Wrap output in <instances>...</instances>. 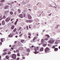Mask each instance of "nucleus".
<instances>
[{
  "label": "nucleus",
  "instance_id": "nucleus-1",
  "mask_svg": "<svg viewBox=\"0 0 60 60\" xmlns=\"http://www.w3.org/2000/svg\"><path fill=\"white\" fill-rule=\"evenodd\" d=\"M12 57L14 59H15L16 58V55L15 54H13L11 55Z\"/></svg>",
  "mask_w": 60,
  "mask_h": 60
},
{
  "label": "nucleus",
  "instance_id": "nucleus-2",
  "mask_svg": "<svg viewBox=\"0 0 60 60\" xmlns=\"http://www.w3.org/2000/svg\"><path fill=\"white\" fill-rule=\"evenodd\" d=\"M54 41H55L53 40H50L49 41V43H50L52 44V43H53L54 42Z\"/></svg>",
  "mask_w": 60,
  "mask_h": 60
},
{
  "label": "nucleus",
  "instance_id": "nucleus-3",
  "mask_svg": "<svg viewBox=\"0 0 60 60\" xmlns=\"http://www.w3.org/2000/svg\"><path fill=\"white\" fill-rule=\"evenodd\" d=\"M10 18H7L6 19L5 21L6 22H9V21H10Z\"/></svg>",
  "mask_w": 60,
  "mask_h": 60
},
{
  "label": "nucleus",
  "instance_id": "nucleus-4",
  "mask_svg": "<svg viewBox=\"0 0 60 60\" xmlns=\"http://www.w3.org/2000/svg\"><path fill=\"white\" fill-rule=\"evenodd\" d=\"M27 16L28 18L29 19H32V17H31L30 15L28 14Z\"/></svg>",
  "mask_w": 60,
  "mask_h": 60
},
{
  "label": "nucleus",
  "instance_id": "nucleus-5",
  "mask_svg": "<svg viewBox=\"0 0 60 60\" xmlns=\"http://www.w3.org/2000/svg\"><path fill=\"white\" fill-rule=\"evenodd\" d=\"M49 50V48L48 47L46 48L45 50V52H48Z\"/></svg>",
  "mask_w": 60,
  "mask_h": 60
},
{
  "label": "nucleus",
  "instance_id": "nucleus-6",
  "mask_svg": "<svg viewBox=\"0 0 60 60\" xmlns=\"http://www.w3.org/2000/svg\"><path fill=\"white\" fill-rule=\"evenodd\" d=\"M18 16L19 18H22L23 16V15L22 14H20L18 15Z\"/></svg>",
  "mask_w": 60,
  "mask_h": 60
},
{
  "label": "nucleus",
  "instance_id": "nucleus-7",
  "mask_svg": "<svg viewBox=\"0 0 60 60\" xmlns=\"http://www.w3.org/2000/svg\"><path fill=\"white\" fill-rule=\"evenodd\" d=\"M59 42H60V41L59 40H57L55 42V43L56 44H57Z\"/></svg>",
  "mask_w": 60,
  "mask_h": 60
},
{
  "label": "nucleus",
  "instance_id": "nucleus-8",
  "mask_svg": "<svg viewBox=\"0 0 60 60\" xmlns=\"http://www.w3.org/2000/svg\"><path fill=\"white\" fill-rule=\"evenodd\" d=\"M47 45L46 44H44L41 43L39 44V45Z\"/></svg>",
  "mask_w": 60,
  "mask_h": 60
},
{
  "label": "nucleus",
  "instance_id": "nucleus-9",
  "mask_svg": "<svg viewBox=\"0 0 60 60\" xmlns=\"http://www.w3.org/2000/svg\"><path fill=\"white\" fill-rule=\"evenodd\" d=\"M21 42L22 43H25L26 42V41L25 40H22L21 41Z\"/></svg>",
  "mask_w": 60,
  "mask_h": 60
},
{
  "label": "nucleus",
  "instance_id": "nucleus-10",
  "mask_svg": "<svg viewBox=\"0 0 60 60\" xmlns=\"http://www.w3.org/2000/svg\"><path fill=\"white\" fill-rule=\"evenodd\" d=\"M43 50V48L42 47L40 49V51H42Z\"/></svg>",
  "mask_w": 60,
  "mask_h": 60
},
{
  "label": "nucleus",
  "instance_id": "nucleus-11",
  "mask_svg": "<svg viewBox=\"0 0 60 60\" xmlns=\"http://www.w3.org/2000/svg\"><path fill=\"white\" fill-rule=\"evenodd\" d=\"M19 20L18 19H17L16 21L15 22V25H16L17 24V22H18V21Z\"/></svg>",
  "mask_w": 60,
  "mask_h": 60
},
{
  "label": "nucleus",
  "instance_id": "nucleus-12",
  "mask_svg": "<svg viewBox=\"0 0 60 60\" xmlns=\"http://www.w3.org/2000/svg\"><path fill=\"white\" fill-rule=\"evenodd\" d=\"M13 36V35L12 34H10L9 35L8 37H12Z\"/></svg>",
  "mask_w": 60,
  "mask_h": 60
},
{
  "label": "nucleus",
  "instance_id": "nucleus-13",
  "mask_svg": "<svg viewBox=\"0 0 60 60\" xmlns=\"http://www.w3.org/2000/svg\"><path fill=\"white\" fill-rule=\"evenodd\" d=\"M4 39H5L4 38L1 39H0L1 42H3V40H4Z\"/></svg>",
  "mask_w": 60,
  "mask_h": 60
},
{
  "label": "nucleus",
  "instance_id": "nucleus-14",
  "mask_svg": "<svg viewBox=\"0 0 60 60\" xmlns=\"http://www.w3.org/2000/svg\"><path fill=\"white\" fill-rule=\"evenodd\" d=\"M18 11L19 13H20V12H21V10L19 9H18Z\"/></svg>",
  "mask_w": 60,
  "mask_h": 60
},
{
  "label": "nucleus",
  "instance_id": "nucleus-15",
  "mask_svg": "<svg viewBox=\"0 0 60 60\" xmlns=\"http://www.w3.org/2000/svg\"><path fill=\"white\" fill-rule=\"evenodd\" d=\"M58 49L57 48H55L54 50L55 51H57Z\"/></svg>",
  "mask_w": 60,
  "mask_h": 60
},
{
  "label": "nucleus",
  "instance_id": "nucleus-16",
  "mask_svg": "<svg viewBox=\"0 0 60 60\" xmlns=\"http://www.w3.org/2000/svg\"><path fill=\"white\" fill-rule=\"evenodd\" d=\"M2 25H4L5 24V22L4 21H2Z\"/></svg>",
  "mask_w": 60,
  "mask_h": 60
},
{
  "label": "nucleus",
  "instance_id": "nucleus-17",
  "mask_svg": "<svg viewBox=\"0 0 60 60\" xmlns=\"http://www.w3.org/2000/svg\"><path fill=\"white\" fill-rule=\"evenodd\" d=\"M9 12V10H7L5 11V13H8Z\"/></svg>",
  "mask_w": 60,
  "mask_h": 60
},
{
  "label": "nucleus",
  "instance_id": "nucleus-18",
  "mask_svg": "<svg viewBox=\"0 0 60 60\" xmlns=\"http://www.w3.org/2000/svg\"><path fill=\"white\" fill-rule=\"evenodd\" d=\"M16 60H22V59H21L19 58H17L16 59Z\"/></svg>",
  "mask_w": 60,
  "mask_h": 60
},
{
  "label": "nucleus",
  "instance_id": "nucleus-19",
  "mask_svg": "<svg viewBox=\"0 0 60 60\" xmlns=\"http://www.w3.org/2000/svg\"><path fill=\"white\" fill-rule=\"evenodd\" d=\"M14 28V26H12L11 27V29H13Z\"/></svg>",
  "mask_w": 60,
  "mask_h": 60
},
{
  "label": "nucleus",
  "instance_id": "nucleus-20",
  "mask_svg": "<svg viewBox=\"0 0 60 60\" xmlns=\"http://www.w3.org/2000/svg\"><path fill=\"white\" fill-rule=\"evenodd\" d=\"M30 49H27V52H30Z\"/></svg>",
  "mask_w": 60,
  "mask_h": 60
},
{
  "label": "nucleus",
  "instance_id": "nucleus-21",
  "mask_svg": "<svg viewBox=\"0 0 60 60\" xmlns=\"http://www.w3.org/2000/svg\"><path fill=\"white\" fill-rule=\"evenodd\" d=\"M6 58L7 59H9V57H8V56H6Z\"/></svg>",
  "mask_w": 60,
  "mask_h": 60
},
{
  "label": "nucleus",
  "instance_id": "nucleus-22",
  "mask_svg": "<svg viewBox=\"0 0 60 60\" xmlns=\"http://www.w3.org/2000/svg\"><path fill=\"white\" fill-rule=\"evenodd\" d=\"M44 41V39H42L41 40V42L42 43H43Z\"/></svg>",
  "mask_w": 60,
  "mask_h": 60
},
{
  "label": "nucleus",
  "instance_id": "nucleus-23",
  "mask_svg": "<svg viewBox=\"0 0 60 60\" xmlns=\"http://www.w3.org/2000/svg\"><path fill=\"white\" fill-rule=\"evenodd\" d=\"M29 23H31L33 22V20H29Z\"/></svg>",
  "mask_w": 60,
  "mask_h": 60
},
{
  "label": "nucleus",
  "instance_id": "nucleus-24",
  "mask_svg": "<svg viewBox=\"0 0 60 60\" xmlns=\"http://www.w3.org/2000/svg\"><path fill=\"white\" fill-rule=\"evenodd\" d=\"M3 19V17L2 16H1L0 17V20H2Z\"/></svg>",
  "mask_w": 60,
  "mask_h": 60
},
{
  "label": "nucleus",
  "instance_id": "nucleus-25",
  "mask_svg": "<svg viewBox=\"0 0 60 60\" xmlns=\"http://www.w3.org/2000/svg\"><path fill=\"white\" fill-rule=\"evenodd\" d=\"M8 7H9V6H7L5 7V9H7V8H8Z\"/></svg>",
  "mask_w": 60,
  "mask_h": 60
},
{
  "label": "nucleus",
  "instance_id": "nucleus-26",
  "mask_svg": "<svg viewBox=\"0 0 60 60\" xmlns=\"http://www.w3.org/2000/svg\"><path fill=\"white\" fill-rule=\"evenodd\" d=\"M36 39V37H35L34 38L33 40V41H34V40H35V39Z\"/></svg>",
  "mask_w": 60,
  "mask_h": 60
},
{
  "label": "nucleus",
  "instance_id": "nucleus-27",
  "mask_svg": "<svg viewBox=\"0 0 60 60\" xmlns=\"http://www.w3.org/2000/svg\"><path fill=\"white\" fill-rule=\"evenodd\" d=\"M22 35H23V34H21L20 35H19V36L20 37H21V36H22Z\"/></svg>",
  "mask_w": 60,
  "mask_h": 60
},
{
  "label": "nucleus",
  "instance_id": "nucleus-28",
  "mask_svg": "<svg viewBox=\"0 0 60 60\" xmlns=\"http://www.w3.org/2000/svg\"><path fill=\"white\" fill-rule=\"evenodd\" d=\"M7 54V53L6 52H4L3 53L2 55H6Z\"/></svg>",
  "mask_w": 60,
  "mask_h": 60
},
{
  "label": "nucleus",
  "instance_id": "nucleus-29",
  "mask_svg": "<svg viewBox=\"0 0 60 60\" xmlns=\"http://www.w3.org/2000/svg\"><path fill=\"white\" fill-rule=\"evenodd\" d=\"M58 28V25H57L55 28V29H56V28Z\"/></svg>",
  "mask_w": 60,
  "mask_h": 60
},
{
  "label": "nucleus",
  "instance_id": "nucleus-30",
  "mask_svg": "<svg viewBox=\"0 0 60 60\" xmlns=\"http://www.w3.org/2000/svg\"><path fill=\"white\" fill-rule=\"evenodd\" d=\"M10 13L11 15H12L13 14V12L12 11H11L10 12Z\"/></svg>",
  "mask_w": 60,
  "mask_h": 60
},
{
  "label": "nucleus",
  "instance_id": "nucleus-31",
  "mask_svg": "<svg viewBox=\"0 0 60 60\" xmlns=\"http://www.w3.org/2000/svg\"><path fill=\"white\" fill-rule=\"evenodd\" d=\"M46 36H47L48 38H49V36L48 35H46Z\"/></svg>",
  "mask_w": 60,
  "mask_h": 60
},
{
  "label": "nucleus",
  "instance_id": "nucleus-32",
  "mask_svg": "<svg viewBox=\"0 0 60 60\" xmlns=\"http://www.w3.org/2000/svg\"><path fill=\"white\" fill-rule=\"evenodd\" d=\"M4 0H1L0 1V2H1V3H3V2H4Z\"/></svg>",
  "mask_w": 60,
  "mask_h": 60
},
{
  "label": "nucleus",
  "instance_id": "nucleus-33",
  "mask_svg": "<svg viewBox=\"0 0 60 60\" xmlns=\"http://www.w3.org/2000/svg\"><path fill=\"white\" fill-rule=\"evenodd\" d=\"M49 6L50 7H53V6L51 4L49 5Z\"/></svg>",
  "mask_w": 60,
  "mask_h": 60
},
{
  "label": "nucleus",
  "instance_id": "nucleus-34",
  "mask_svg": "<svg viewBox=\"0 0 60 60\" xmlns=\"http://www.w3.org/2000/svg\"><path fill=\"white\" fill-rule=\"evenodd\" d=\"M7 49H5L4 50H3V51L4 52H5L7 51Z\"/></svg>",
  "mask_w": 60,
  "mask_h": 60
},
{
  "label": "nucleus",
  "instance_id": "nucleus-35",
  "mask_svg": "<svg viewBox=\"0 0 60 60\" xmlns=\"http://www.w3.org/2000/svg\"><path fill=\"white\" fill-rule=\"evenodd\" d=\"M45 41H48V38H46L45 39Z\"/></svg>",
  "mask_w": 60,
  "mask_h": 60
},
{
  "label": "nucleus",
  "instance_id": "nucleus-36",
  "mask_svg": "<svg viewBox=\"0 0 60 60\" xmlns=\"http://www.w3.org/2000/svg\"><path fill=\"white\" fill-rule=\"evenodd\" d=\"M16 52H19V50H16Z\"/></svg>",
  "mask_w": 60,
  "mask_h": 60
},
{
  "label": "nucleus",
  "instance_id": "nucleus-37",
  "mask_svg": "<svg viewBox=\"0 0 60 60\" xmlns=\"http://www.w3.org/2000/svg\"><path fill=\"white\" fill-rule=\"evenodd\" d=\"M31 26H32V25H29V28H31Z\"/></svg>",
  "mask_w": 60,
  "mask_h": 60
},
{
  "label": "nucleus",
  "instance_id": "nucleus-38",
  "mask_svg": "<svg viewBox=\"0 0 60 60\" xmlns=\"http://www.w3.org/2000/svg\"><path fill=\"white\" fill-rule=\"evenodd\" d=\"M16 31V29H14L13 30V31L14 32H15V31Z\"/></svg>",
  "mask_w": 60,
  "mask_h": 60
},
{
  "label": "nucleus",
  "instance_id": "nucleus-39",
  "mask_svg": "<svg viewBox=\"0 0 60 60\" xmlns=\"http://www.w3.org/2000/svg\"><path fill=\"white\" fill-rule=\"evenodd\" d=\"M17 55L18 56H20V54H19V53H18Z\"/></svg>",
  "mask_w": 60,
  "mask_h": 60
},
{
  "label": "nucleus",
  "instance_id": "nucleus-40",
  "mask_svg": "<svg viewBox=\"0 0 60 60\" xmlns=\"http://www.w3.org/2000/svg\"><path fill=\"white\" fill-rule=\"evenodd\" d=\"M34 53L35 54H37V52L36 51H35Z\"/></svg>",
  "mask_w": 60,
  "mask_h": 60
},
{
  "label": "nucleus",
  "instance_id": "nucleus-41",
  "mask_svg": "<svg viewBox=\"0 0 60 60\" xmlns=\"http://www.w3.org/2000/svg\"><path fill=\"white\" fill-rule=\"evenodd\" d=\"M52 49H55V46H53L52 47Z\"/></svg>",
  "mask_w": 60,
  "mask_h": 60
},
{
  "label": "nucleus",
  "instance_id": "nucleus-42",
  "mask_svg": "<svg viewBox=\"0 0 60 60\" xmlns=\"http://www.w3.org/2000/svg\"><path fill=\"white\" fill-rule=\"evenodd\" d=\"M22 59H25V58L24 57H22Z\"/></svg>",
  "mask_w": 60,
  "mask_h": 60
},
{
  "label": "nucleus",
  "instance_id": "nucleus-43",
  "mask_svg": "<svg viewBox=\"0 0 60 60\" xmlns=\"http://www.w3.org/2000/svg\"><path fill=\"white\" fill-rule=\"evenodd\" d=\"M3 18L4 19L5 18V15H4L3 16Z\"/></svg>",
  "mask_w": 60,
  "mask_h": 60
},
{
  "label": "nucleus",
  "instance_id": "nucleus-44",
  "mask_svg": "<svg viewBox=\"0 0 60 60\" xmlns=\"http://www.w3.org/2000/svg\"><path fill=\"white\" fill-rule=\"evenodd\" d=\"M26 22H27V23H29V21H28L27 20L26 21Z\"/></svg>",
  "mask_w": 60,
  "mask_h": 60
},
{
  "label": "nucleus",
  "instance_id": "nucleus-45",
  "mask_svg": "<svg viewBox=\"0 0 60 60\" xmlns=\"http://www.w3.org/2000/svg\"><path fill=\"white\" fill-rule=\"evenodd\" d=\"M8 55H10V54H11V52H9L8 53Z\"/></svg>",
  "mask_w": 60,
  "mask_h": 60
},
{
  "label": "nucleus",
  "instance_id": "nucleus-46",
  "mask_svg": "<svg viewBox=\"0 0 60 60\" xmlns=\"http://www.w3.org/2000/svg\"><path fill=\"white\" fill-rule=\"evenodd\" d=\"M36 49H37L38 50L39 49V47H37L36 48Z\"/></svg>",
  "mask_w": 60,
  "mask_h": 60
},
{
  "label": "nucleus",
  "instance_id": "nucleus-47",
  "mask_svg": "<svg viewBox=\"0 0 60 60\" xmlns=\"http://www.w3.org/2000/svg\"><path fill=\"white\" fill-rule=\"evenodd\" d=\"M28 35L29 36H31V34L30 33H29V34H28Z\"/></svg>",
  "mask_w": 60,
  "mask_h": 60
},
{
  "label": "nucleus",
  "instance_id": "nucleus-48",
  "mask_svg": "<svg viewBox=\"0 0 60 60\" xmlns=\"http://www.w3.org/2000/svg\"><path fill=\"white\" fill-rule=\"evenodd\" d=\"M25 3V2H23L22 3V4H24Z\"/></svg>",
  "mask_w": 60,
  "mask_h": 60
},
{
  "label": "nucleus",
  "instance_id": "nucleus-49",
  "mask_svg": "<svg viewBox=\"0 0 60 60\" xmlns=\"http://www.w3.org/2000/svg\"><path fill=\"white\" fill-rule=\"evenodd\" d=\"M34 50H35V51H37V49L36 48H35Z\"/></svg>",
  "mask_w": 60,
  "mask_h": 60
},
{
  "label": "nucleus",
  "instance_id": "nucleus-50",
  "mask_svg": "<svg viewBox=\"0 0 60 60\" xmlns=\"http://www.w3.org/2000/svg\"><path fill=\"white\" fill-rule=\"evenodd\" d=\"M33 41V40H31L30 41V42H34V41Z\"/></svg>",
  "mask_w": 60,
  "mask_h": 60
},
{
  "label": "nucleus",
  "instance_id": "nucleus-51",
  "mask_svg": "<svg viewBox=\"0 0 60 60\" xmlns=\"http://www.w3.org/2000/svg\"><path fill=\"white\" fill-rule=\"evenodd\" d=\"M26 28H27V30H28V26H26Z\"/></svg>",
  "mask_w": 60,
  "mask_h": 60
},
{
  "label": "nucleus",
  "instance_id": "nucleus-52",
  "mask_svg": "<svg viewBox=\"0 0 60 60\" xmlns=\"http://www.w3.org/2000/svg\"><path fill=\"white\" fill-rule=\"evenodd\" d=\"M28 38H31V37H30V36H28Z\"/></svg>",
  "mask_w": 60,
  "mask_h": 60
},
{
  "label": "nucleus",
  "instance_id": "nucleus-53",
  "mask_svg": "<svg viewBox=\"0 0 60 60\" xmlns=\"http://www.w3.org/2000/svg\"><path fill=\"white\" fill-rule=\"evenodd\" d=\"M21 27H20L19 28V30H18L19 31V30H20V29H21Z\"/></svg>",
  "mask_w": 60,
  "mask_h": 60
},
{
  "label": "nucleus",
  "instance_id": "nucleus-54",
  "mask_svg": "<svg viewBox=\"0 0 60 60\" xmlns=\"http://www.w3.org/2000/svg\"><path fill=\"white\" fill-rule=\"evenodd\" d=\"M13 20V19H11V21H12Z\"/></svg>",
  "mask_w": 60,
  "mask_h": 60
},
{
  "label": "nucleus",
  "instance_id": "nucleus-55",
  "mask_svg": "<svg viewBox=\"0 0 60 60\" xmlns=\"http://www.w3.org/2000/svg\"><path fill=\"white\" fill-rule=\"evenodd\" d=\"M23 16L24 17H25V14H24L23 15Z\"/></svg>",
  "mask_w": 60,
  "mask_h": 60
},
{
  "label": "nucleus",
  "instance_id": "nucleus-56",
  "mask_svg": "<svg viewBox=\"0 0 60 60\" xmlns=\"http://www.w3.org/2000/svg\"><path fill=\"white\" fill-rule=\"evenodd\" d=\"M14 14H15V15H16V12H15V13H14Z\"/></svg>",
  "mask_w": 60,
  "mask_h": 60
},
{
  "label": "nucleus",
  "instance_id": "nucleus-57",
  "mask_svg": "<svg viewBox=\"0 0 60 60\" xmlns=\"http://www.w3.org/2000/svg\"><path fill=\"white\" fill-rule=\"evenodd\" d=\"M3 29V28H0V29L1 30V29Z\"/></svg>",
  "mask_w": 60,
  "mask_h": 60
},
{
  "label": "nucleus",
  "instance_id": "nucleus-58",
  "mask_svg": "<svg viewBox=\"0 0 60 60\" xmlns=\"http://www.w3.org/2000/svg\"><path fill=\"white\" fill-rule=\"evenodd\" d=\"M14 2V3H17V2L16 1H15Z\"/></svg>",
  "mask_w": 60,
  "mask_h": 60
},
{
  "label": "nucleus",
  "instance_id": "nucleus-59",
  "mask_svg": "<svg viewBox=\"0 0 60 60\" xmlns=\"http://www.w3.org/2000/svg\"><path fill=\"white\" fill-rule=\"evenodd\" d=\"M2 44V42H0V45H1V44Z\"/></svg>",
  "mask_w": 60,
  "mask_h": 60
},
{
  "label": "nucleus",
  "instance_id": "nucleus-60",
  "mask_svg": "<svg viewBox=\"0 0 60 60\" xmlns=\"http://www.w3.org/2000/svg\"><path fill=\"white\" fill-rule=\"evenodd\" d=\"M39 7H41V5H40V6H39Z\"/></svg>",
  "mask_w": 60,
  "mask_h": 60
},
{
  "label": "nucleus",
  "instance_id": "nucleus-61",
  "mask_svg": "<svg viewBox=\"0 0 60 60\" xmlns=\"http://www.w3.org/2000/svg\"><path fill=\"white\" fill-rule=\"evenodd\" d=\"M17 41H15V43H17Z\"/></svg>",
  "mask_w": 60,
  "mask_h": 60
},
{
  "label": "nucleus",
  "instance_id": "nucleus-62",
  "mask_svg": "<svg viewBox=\"0 0 60 60\" xmlns=\"http://www.w3.org/2000/svg\"><path fill=\"white\" fill-rule=\"evenodd\" d=\"M15 37L16 38H17V37H18V36H15Z\"/></svg>",
  "mask_w": 60,
  "mask_h": 60
},
{
  "label": "nucleus",
  "instance_id": "nucleus-63",
  "mask_svg": "<svg viewBox=\"0 0 60 60\" xmlns=\"http://www.w3.org/2000/svg\"><path fill=\"white\" fill-rule=\"evenodd\" d=\"M11 49H12V50H13V48H11Z\"/></svg>",
  "mask_w": 60,
  "mask_h": 60
},
{
  "label": "nucleus",
  "instance_id": "nucleus-64",
  "mask_svg": "<svg viewBox=\"0 0 60 60\" xmlns=\"http://www.w3.org/2000/svg\"><path fill=\"white\" fill-rule=\"evenodd\" d=\"M59 49H60V46L59 47Z\"/></svg>",
  "mask_w": 60,
  "mask_h": 60
}]
</instances>
